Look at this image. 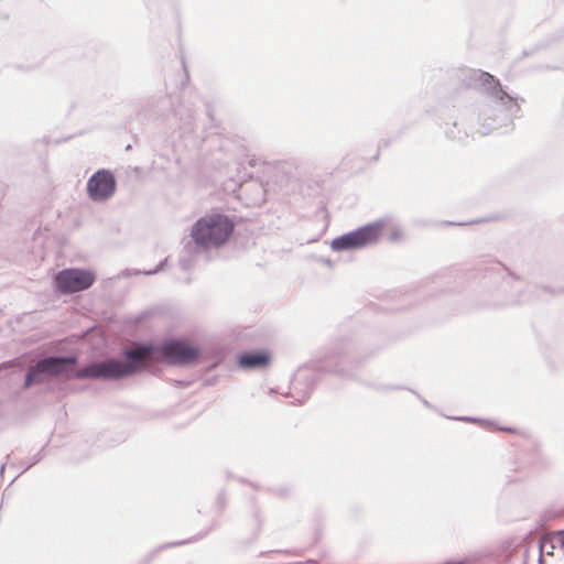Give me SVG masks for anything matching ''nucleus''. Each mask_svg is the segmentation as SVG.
Returning <instances> with one entry per match:
<instances>
[{"label": "nucleus", "instance_id": "f03ea898", "mask_svg": "<svg viewBox=\"0 0 564 564\" xmlns=\"http://www.w3.org/2000/svg\"><path fill=\"white\" fill-rule=\"evenodd\" d=\"M459 79L466 88L478 90L490 99L481 106L478 115L479 128L476 131L480 135L497 129H512L513 120L521 111L519 101H523L522 98L510 94L496 76L481 69H460Z\"/></svg>", "mask_w": 564, "mask_h": 564}, {"label": "nucleus", "instance_id": "f3484780", "mask_svg": "<svg viewBox=\"0 0 564 564\" xmlns=\"http://www.w3.org/2000/svg\"><path fill=\"white\" fill-rule=\"evenodd\" d=\"M45 456V446H43L33 457L32 459H29V462H21V471L20 474H23L31 469L34 465L39 464Z\"/></svg>", "mask_w": 564, "mask_h": 564}, {"label": "nucleus", "instance_id": "2eb2a0df", "mask_svg": "<svg viewBox=\"0 0 564 564\" xmlns=\"http://www.w3.org/2000/svg\"><path fill=\"white\" fill-rule=\"evenodd\" d=\"M556 547L554 546V543L552 539L550 538L549 533L543 534L539 539V564H544V556L545 555H554V551Z\"/></svg>", "mask_w": 564, "mask_h": 564}, {"label": "nucleus", "instance_id": "cd10ccee", "mask_svg": "<svg viewBox=\"0 0 564 564\" xmlns=\"http://www.w3.org/2000/svg\"><path fill=\"white\" fill-rule=\"evenodd\" d=\"M217 503H219V505H221V506L224 505V496H223V494H219V495H218V497H217Z\"/></svg>", "mask_w": 564, "mask_h": 564}, {"label": "nucleus", "instance_id": "39448f33", "mask_svg": "<svg viewBox=\"0 0 564 564\" xmlns=\"http://www.w3.org/2000/svg\"><path fill=\"white\" fill-rule=\"evenodd\" d=\"M386 225L387 220L383 218L362 225L335 237L330 242V248L333 251L343 252L372 246L380 240Z\"/></svg>", "mask_w": 564, "mask_h": 564}, {"label": "nucleus", "instance_id": "b1692460", "mask_svg": "<svg viewBox=\"0 0 564 564\" xmlns=\"http://www.w3.org/2000/svg\"><path fill=\"white\" fill-rule=\"evenodd\" d=\"M415 394L419 397V399L421 400V402L423 403V405H424L425 408H429V409L431 408V403H430L427 400H425L423 397H421V395H420V394H417V393H415Z\"/></svg>", "mask_w": 564, "mask_h": 564}, {"label": "nucleus", "instance_id": "ddd939ff", "mask_svg": "<svg viewBox=\"0 0 564 564\" xmlns=\"http://www.w3.org/2000/svg\"><path fill=\"white\" fill-rule=\"evenodd\" d=\"M184 131H192L195 121V111L184 102L180 104L175 110Z\"/></svg>", "mask_w": 564, "mask_h": 564}, {"label": "nucleus", "instance_id": "20e7f679", "mask_svg": "<svg viewBox=\"0 0 564 564\" xmlns=\"http://www.w3.org/2000/svg\"><path fill=\"white\" fill-rule=\"evenodd\" d=\"M360 366V357L356 356V344L351 340H338L314 369L333 372L341 379L358 380Z\"/></svg>", "mask_w": 564, "mask_h": 564}, {"label": "nucleus", "instance_id": "f257e3e1", "mask_svg": "<svg viewBox=\"0 0 564 564\" xmlns=\"http://www.w3.org/2000/svg\"><path fill=\"white\" fill-rule=\"evenodd\" d=\"M151 355L174 366L206 362L209 370L216 368L225 358L224 349L218 346H198L180 338H170L162 343L141 340L132 348L121 349L123 359L96 364L90 373L105 378H129L147 369L145 357Z\"/></svg>", "mask_w": 564, "mask_h": 564}, {"label": "nucleus", "instance_id": "4be33fe9", "mask_svg": "<svg viewBox=\"0 0 564 564\" xmlns=\"http://www.w3.org/2000/svg\"><path fill=\"white\" fill-rule=\"evenodd\" d=\"M279 553H288V551H284V550H270V551L261 552L260 556H272L273 554H279Z\"/></svg>", "mask_w": 564, "mask_h": 564}, {"label": "nucleus", "instance_id": "7ed1b4c3", "mask_svg": "<svg viewBox=\"0 0 564 564\" xmlns=\"http://www.w3.org/2000/svg\"><path fill=\"white\" fill-rule=\"evenodd\" d=\"M235 230L234 220L223 213H210L198 218L192 226L193 248H218L224 246Z\"/></svg>", "mask_w": 564, "mask_h": 564}, {"label": "nucleus", "instance_id": "0eeeda50", "mask_svg": "<svg viewBox=\"0 0 564 564\" xmlns=\"http://www.w3.org/2000/svg\"><path fill=\"white\" fill-rule=\"evenodd\" d=\"M96 281L93 271L83 268H67L54 276L55 289L62 294H73L88 290Z\"/></svg>", "mask_w": 564, "mask_h": 564}, {"label": "nucleus", "instance_id": "6e6552de", "mask_svg": "<svg viewBox=\"0 0 564 564\" xmlns=\"http://www.w3.org/2000/svg\"><path fill=\"white\" fill-rule=\"evenodd\" d=\"M87 196L94 203H106L113 197L117 191V180L112 171L97 170L90 175L86 184Z\"/></svg>", "mask_w": 564, "mask_h": 564}, {"label": "nucleus", "instance_id": "473e14b6", "mask_svg": "<svg viewBox=\"0 0 564 564\" xmlns=\"http://www.w3.org/2000/svg\"><path fill=\"white\" fill-rule=\"evenodd\" d=\"M297 384H300V379L296 378L295 381H294V389L296 390L297 389Z\"/></svg>", "mask_w": 564, "mask_h": 564}, {"label": "nucleus", "instance_id": "9b49d317", "mask_svg": "<svg viewBox=\"0 0 564 564\" xmlns=\"http://www.w3.org/2000/svg\"><path fill=\"white\" fill-rule=\"evenodd\" d=\"M271 364V354L263 349H251L240 352L237 366L243 370H263Z\"/></svg>", "mask_w": 564, "mask_h": 564}, {"label": "nucleus", "instance_id": "1a4fd4ad", "mask_svg": "<svg viewBox=\"0 0 564 564\" xmlns=\"http://www.w3.org/2000/svg\"><path fill=\"white\" fill-rule=\"evenodd\" d=\"M58 376H64V372L57 356L42 357L25 372L23 389H29Z\"/></svg>", "mask_w": 564, "mask_h": 564}, {"label": "nucleus", "instance_id": "f8f14e48", "mask_svg": "<svg viewBox=\"0 0 564 564\" xmlns=\"http://www.w3.org/2000/svg\"><path fill=\"white\" fill-rule=\"evenodd\" d=\"M204 251V248H193V239L187 241L178 258L180 268L186 272L193 270Z\"/></svg>", "mask_w": 564, "mask_h": 564}, {"label": "nucleus", "instance_id": "bb28decb", "mask_svg": "<svg viewBox=\"0 0 564 564\" xmlns=\"http://www.w3.org/2000/svg\"><path fill=\"white\" fill-rule=\"evenodd\" d=\"M475 223H478L477 220H473V221H463V223H448L449 225H458V226H464V225H469V224H475Z\"/></svg>", "mask_w": 564, "mask_h": 564}, {"label": "nucleus", "instance_id": "7c9ffc66", "mask_svg": "<svg viewBox=\"0 0 564 564\" xmlns=\"http://www.w3.org/2000/svg\"><path fill=\"white\" fill-rule=\"evenodd\" d=\"M259 532H260V523H258V525H257V531H256V533L253 535V540H256L258 538Z\"/></svg>", "mask_w": 564, "mask_h": 564}, {"label": "nucleus", "instance_id": "aec40b11", "mask_svg": "<svg viewBox=\"0 0 564 564\" xmlns=\"http://www.w3.org/2000/svg\"><path fill=\"white\" fill-rule=\"evenodd\" d=\"M375 351H378V348H375V350H371V351H366L364 348L359 347L356 345V356H359L360 357V360H361V364L367 359L369 358L370 356H372L375 354Z\"/></svg>", "mask_w": 564, "mask_h": 564}, {"label": "nucleus", "instance_id": "5701e85b", "mask_svg": "<svg viewBox=\"0 0 564 564\" xmlns=\"http://www.w3.org/2000/svg\"><path fill=\"white\" fill-rule=\"evenodd\" d=\"M376 389L377 390H398V389H403V387H401V386H377Z\"/></svg>", "mask_w": 564, "mask_h": 564}, {"label": "nucleus", "instance_id": "a878e982", "mask_svg": "<svg viewBox=\"0 0 564 564\" xmlns=\"http://www.w3.org/2000/svg\"><path fill=\"white\" fill-rule=\"evenodd\" d=\"M455 420H462V421H465V422L479 421L478 419H474V417H470V416L455 417Z\"/></svg>", "mask_w": 564, "mask_h": 564}, {"label": "nucleus", "instance_id": "6ab92c4d", "mask_svg": "<svg viewBox=\"0 0 564 564\" xmlns=\"http://www.w3.org/2000/svg\"><path fill=\"white\" fill-rule=\"evenodd\" d=\"M305 384H306V391L303 395V399H299L297 402H302L304 399H306L308 397V393L311 392V390L313 389L315 382H316V378L314 375H307L303 378Z\"/></svg>", "mask_w": 564, "mask_h": 564}, {"label": "nucleus", "instance_id": "9d476101", "mask_svg": "<svg viewBox=\"0 0 564 564\" xmlns=\"http://www.w3.org/2000/svg\"><path fill=\"white\" fill-rule=\"evenodd\" d=\"M61 367L64 372V377L66 379H77V380H104V381H116L121 380L122 378H105L99 376H93L91 367L99 362H105L113 359H118L117 357H107L104 359H93L85 364L84 366L73 369L70 366L76 365L78 362L77 354H68L65 356H57ZM120 359H123L122 357Z\"/></svg>", "mask_w": 564, "mask_h": 564}, {"label": "nucleus", "instance_id": "dca6fc26", "mask_svg": "<svg viewBox=\"0 0 564 564\" xmlns=\"http://www.w3.org/2000/svg\"><path fill=\"white\" fill-rule=\"evenodd\" d=\"M166 264H167V259H164L158 265H155L153 269H150V270L140 271L137 269H124L120 273V276L129 278V276L138 275V274L153 275L159 272H162L164 270V268L166 267Z\"/></svg>", "mask_w": 564, "mask_h": 564}, {"label": "nucleus", "instance_id": "393cba45", "mask_svg": "<svg viewBox=\"0 0 564 564\" xmlns=\"http://www.w3.org/2000/svg\"><path fill=\"white\" fill-rule=\"evenodd\" d=\"M399 236H400V231H399V230H394V231H393V232H391V235H390V240H391V241H394V240H397V239L399 238Z\"/></svg>", "mask_w": 564, "mask_h": 564}, {"label": "nucleus", "instance_id": "c756f323", "mask_svg": "<svg viewBox=\"0 0 564 564\" xmlns=\"http://www.w3.org/2000/svg\"><path fill=\"white\" fill-rule=\"evenodd\" d=\"M501 431L513 433L516 430L513 427H502Z\"/></svg>", "mask_w": 564, "mask_h": 564}, {"label": "nucleus", "instance_id": "412c9836", "mask_svg": "<svg viewBox=\"0 0 564 564\" xmlns=\"http://www.w3.org/2000/svg\"><path fill=\"white\" fill-rule=\"evenodd\" d=\"M388 145H389V141H388V140H381V141L379 142V144H378L377 153H376V155L373 156V159H372V160H373V161H378L380 150H381L382 148H387Z\"/></svg>", "mask_w": 564, "mask_h": 564}, {"label": "nucleus", "instance_id": "c85d7f7f", "mask_svg": "<svg viewBox=\"0 0 564 564\" xmlns=\"http://www.w3.org/2000/svg\"><path fill=\"white\" fill-rule=\"evenodd\" d=\"M446 134H447V137L453 138V139H456V138H457V137L455 135V133H454V131H453V130H447V131H446Z\"/></svg>", "mask_w": 564, "mask_h": 564}, {"label": "nucleus", "instance_id": "a211bd4d", "mask_svg": "<svg viewBox=\"0 0 564 564\" xmlns=\"http://www.w3.org/2000/svg\"><path fill=\"white\" fill-rule=\"evenodd\" d=\"M549 535L552 539L554 546L556 549H560L564 555V529L553 533H549Z\"/></svg>", "mask_w": 564, "mask_h": 564}, {"label": "nucleus", "instance_id": "423d86ee", "mask_svg": "<svg viewBox=\"0 0 564 564\" xmlns=\"http://www.w3.org/2000/svg\"><path fill=\"white\" fill-rule=\"evenodd\" d=\"M485 278L492 280L497 284L499 293L502 294V299H499L495 305L505 307L529 301L522 290L520 278L510 272L503 264L496 263L487 269Z\"/></svg>", "mask_w": 564, "mask_h": 564}, {"label": "nucleus", "instance_id": "4468645a", "mask_svg": "<svg viewBox=\"0 0 564 564\" xmlns=\"http://www.w3.org/2000/svg\"><path fill=\"white\" fill-rule=\"evenodd\" d=\"M192 541H193V539H187V540H182V541L164 543V544L153 549L152 551H150L144 557H142L139 561L138 564H150L161 551L170 549V547L184 545V544L191 543Z\"/></svg>", "mask_w": 564, "mask_h": 564}, {"label": "nucleus", "instance_id": "72a5a7b5", "mask_svg": "<svg viewBox=\"0 0 564 564\" xmlns=\"http://www.w3.org/2000/svg\"><path fill=\"white\" fill-rule=\"evenodd\" d=\"M4 468H6V464H2V465H1V467H0V475H2V474H3Z\"/></svg>", "mask_w": 564, "mask_h": 564}, {"label": "nucleus", "instance_id": "2f4dec72", "mask_svg": "<svg viewBox=\"0 0 564 564\" xmlns=\"http://www.w3.org/2000/svg\"><path fill=\"white\" fill-rule=\"evenodd\" d=\"M182 65H183L184 72H185V76H186V78L188 79V72H187V69H186V66H185V62H184V61L182 62Z\"/></svg>", "mask_w": 564, "mask_h": 564}]
</instances>
